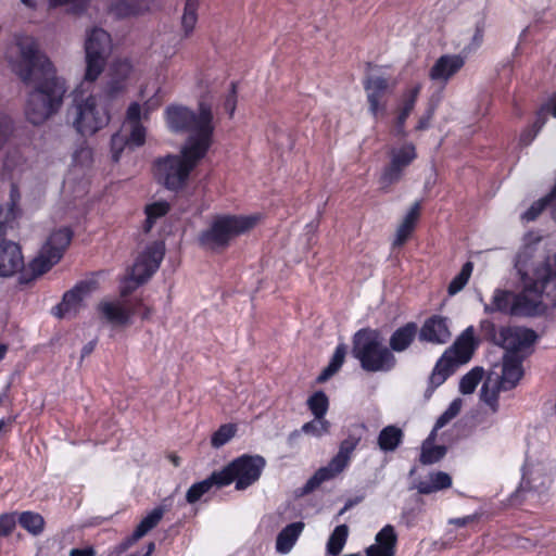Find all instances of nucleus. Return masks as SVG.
Segmentation results:
<instances>
[{
	"mask_svg": "<svg viewBox=\"0 0 556 556\" xmlns=\"http://www.w3.org/2000/svg\"><path fill=\"white\" fill-rule=\"evenodd\" d=\"M165 119L169 130L187 134V139L179 154H170L155 162L154 176L167 189L178 191L187 185L191 172L212 144L213 113L211 106L204 103L197 112L173 105L166 109Z\"/></svg>",
	"mask_w": 556,
	"mask_h": 556,
	"instance_id": "obj_1",
	"label": "nucleus"
},
{
	"mask_svg": "<svg viewBox=\"0 0 556 556\" xmlns=\"http://www.w3.org/2000/svg\"><path fill=\"white\" fill-rule=\"evenodd\" d=\"M7 59L24 81L36 85L28 98L26 115L35 125L43 123L62 104L66 91L64 80L55 76L51 62L37 50L33 37H17L9 47Z\"/></svg>",
	"mask_w": 556,
	"mask_h": 556,
	"instance_id": "obj_2",
	"label": "nucleus"
},
{
	"mask_svg": "<svg viewBox=\"0 0 556 556\" xmlns=\"http://www.w3.org/2000/svg\"><path fill=\"white\" fill-rule=\"evenodd\" d=\"M539 278L543 279L541 286L532 280L521 282L522 291L514 295L510 292L495 290L492 302L485 305V312H508L514 315H532L540 304L545 300L556 303V278L547 279L546 271H536Z\"/></svg>",
	"mask_w": 556,
	"mask_h": 556,
	"instance_id": "obj_3",
	"label": "nucleus"
},
{
	"mask_svg": "<svg viewBox=\"0 0 556 556\" xmlns=\"http://www.w3.org/2000/svg\"><path fill=\"white\" fill-rule=\"evenodd\" d=\"M21 199L18 186L11 184L9 202L0 208V277L10 278L21 274V282H28L34 278H30L28 266L25 267L21 247L5 238L8 229L12 228L13 222L21 216Z\"/></svg>",
	"mask_w": 556,
	"mask_h": 556,
	"instance_id": "obj_4",
	"label": "nucleus"
},
{
	"mask_svg": "<svg viewBox=\"0 0 556 556\" xmlns=\"http://www.w3.org/2000/svg\"><path fill=\"white\" fill-rule=\"evenodd\" d=\"M556 490V471L543 457H528L516 495L533 504L546 503Z\"/></svg>",
	"mask_w": 556,
	"mask_h": 556,
	"instance_id": "obj_5",
	"label": "nucleus"
},
{
	"mask_svg": "<svg viewBox=\"0 0 556 556\" xmlns=\"http://www.w3.org/2000/svg\"><path fill=\"white\" fill-rule=\"evenodd\" d=\"M261 219V214L217 215L200 235V243L207 250L222 251L230 244L232 239L252 230Z\"/></svg>",
	"mask_w": 556,
	"mask_h": 556,
	"instance_id": "obj_6",
	"label": "nucleus"
},
{
	"mask_svg": "<svg viewBox=\"0 0 556 556\" xmlns=\"http://www.w3.org/2000/svg\"><path fill=\"white\" fill-rule=\"evenodd\" d=\"M160 105L159 100L150 99L142 105L138 102L129 104L121 130L112 137L111 151L114 161H118L126 147L135 148L146 141V128L142 122L149 113Z\"/></svg>",
	"mask_w": 556,
	"mask_h": 556,
	"instance_id": "obj_7",
	"label": "nucleus"
},
{
	"mask_svg": "<svg viewBox=\"0 0 556 556\" xmlns=\"http://www.w3.org/2000/svg\"><path fill=\"white\" fill-rule=\"evenodd\" d=\"M353 354L368 371H388L395 365L394 355L382 345L376 330L364 329L355 334Z\"/></svg>",
	"mask_w": 556,
	"mask_h": 556,
	"instance_id": "obj_8",
	"label": "nucleus"
},
{
	"mask_svg": "<svg viewBox=\"0 0 556 556\" xmlns=\"http://www.w3.org/2000/svg\"><path fill=\"white\" fill-rule=\"evenodd\" d=\"M70 118L74 128L81 135H93L108 125L110 115L100 99L89 94L83 97L76 90Z\"/></svg>",
	"mask_w": 556,
	"mask_h": 556,
	"instance_id": "obj_9",
	"label": "nucleus"
},
{
	"mask_svg": "<svg viewBox=\"0 0 556 556\" xmlns=\"http://www.w3.org/2000/svg\"><path fill=\"white\" fill-rule=\"evenodd\" d=\"M265 465V459L260 455H242L223 470L214 472V478L218 480V486L236 482L237 490H244L260 479Z\"/></svg>",
	"mask_w": 556,
	"mask_h": 556,
	"instance_id": "obj_10",
	"label": "nucleus"
},
{
	"mask_svg": "<svg viewBox=\"0 0 556 556\" xmlns=\"http://www.w3.org/2000/svg\"><path fill=\"white\" fill-rule=\"evenodd\" d=\"M73 232L62 226L53 229L47 237L37 256L28 263L30 278H37L50 270L63 256L72 241Z\"/></svg>",
	"mask_w": 556,
	"mask_h": 556,
	"instance_id": "obj_11",
	"label": "nucleus"
},
{
	"mask_svg": "<svg viewBox=\"0 0 556 556\" xmlns=\"http://www.w3.org/2000/svg\"><path fill=\"white\" fill-rule=\"evenodd\" d=\"M363 430V425L354 427L349 435L341 442L338 453L331 458L328 465L319 468L306 482L305 491H313L323 482L337 477L349 466L352 454L362 440Z\"/></svg>",
	"mask_w": 556,
	"mask_h": 556,
	"instance_id": "obj_12",
	"label": "nucleus"
},
{
	"mask_svg": "<svg viewBox=\"0 0 556 556\" xmlns=\"http://www.w3.org/2000/svg\"><path fill=\"white\" fill-rule=\"evenodd\" d=\"M539 238L533 235H528L523 238L522 244L515 258V268L520 277L521 282L526 280H532L536 286H541L543 282L542 278H539L536 271H546L547 279L556 278V255L553 260H548L546 263L538 265L533 268H529V262L532 260L535 252V244L539 242Z\"/></svg>",
	"mask_w": 556,
	"mask_h": 556,
	"instance_id": "obj_13",
	"label": "nucleus"
},
{
	"mask_svg": "<svg viewBox=\"0 0 556 556\" xmlns=\"http://www.w3.org/2000/svg\"><path fill=\"white\" fill-rule=\"evenodd\" d=\"M135 311L122 298H104L96 306L99 323L112 329H124L131 325Z\"/></svg>",
	"mask_w": 556,
	"mask_h": 556,
	"instance_id": "obj_14",
	"label": "nucleus"
},
{
	"mask_svg": "<svg viewBox=\"0 0 556 556\" xmlns=\"http://www.w3.org/2000/svg\"><path fill=\"white\" fill-rule=\"evenodd\" d=\"M389 164L383 169L380 184L383 188L401 180L404 170L417 157L416 148L413 143L405 142L390 148Z\"/></svg>",
	"mask_w": 556,
	"mask_h": 556,
	"instance_id": "obj_15",
	"label": "nucleus"
},
{
	"mask_svg": "<svg viewBox=\"0 0 556 556\" xmlns=\"http://www.w3.org/2000/svg\"><path fill=\"white\" fill-rule=\"evenodd\" d=\"M85 83H93L103 72L112 51L110 37H88L86 45Z\"/></svg>",
	"mask_w": 556,
	"mask_h": 556,
	"instance_id": "obj_16",
	"label": "nucleus"
},
{
	"mask_svg": "<svg viewBox=\"0 0 556 556\" xmlns=\"http://www.w3.org/2000/svg\"><path fill=\"white\" fill-rule=\"evenodd\" d=\"M536 336L534 331L521 328H502L494 334V341L505 350V354L522 356L525 358L534 343Z\"/></svg>",
	"mask_w": 556,
	"mask_h": 556,
	"instance_id": "obj_17",
	"label": "nucleus"
},
{
	"mask_svg": "<svg viewBox=\"0 0 556 556\" xmlns=\"http://www.w3.org/2000/svg\"><path fill=\"white\" fill-rule=\"evenodd\" d=\"M99 285L96 278H89L78 282L67 291L62 302L56 307L59 317H73L85 306L87 299L98 290Z\"/></svg>",
	"mask_w": 556,
	"mask_h": 556,
	"instance_id": "obj_18",
	"label": "nucleus"
},
{
	"mask_svg": "<svg viewBox=\"0 0 556 556\" xmlns=\"http://www.w3.org/2000/svg\"><path fill=\"white\" fill-rule=\"evenodd\" d=\"M163 256L164 245L161 242L151 243L138 255L130 270L131 279L136 281V285L143 283L155 273Z\"/></svg>",
	"mask_w": 556,
	"mask_h": 556,
	"instance_id": "obj_19",
	"label": "nucleus"
},
{
	"mask_svg": "<svg viewBox=\"0 0 556 556\" xmlns=\"http://www.w3.org/2000/svg\"><path fill=\"white\" fill-rule=\"evenodd\" d=\"M138 79V72L129 60H119L111 64L105 91L110 96L124 92Z\"/></svg>",
	"mask_w": 556,
	"mask_h": 556,
	"instance_id": "obj_20",
	"label": "nucleus"
},
{
	"mask_svg": "<svg viewBox=\"0 0 556 556\" xmlns=\"http://www.w3.org/2000/svg\"><path fill=\"white\" fill-rule=\"evenodd\" d=\"M476 346L475 329L472 326H469L460 333L454 344L447 349L442 356L456 367L469 362Z\"/></svg>",
	"mask_w": 556,
	"mask_h": 556,
	"instance_id": "obj_21",
	"label": "nucleus"
},
{
	"mask_svg": "<svg viewBox=\"0 0 556 556\" xmlns=\"http://www.w3.org/2000/svg\"><path fill=\"white\" fill-rule=\"evenodd\" d=\"M393 86L394 83L379 75H371L366 80L365 90L369 103V111L375 117L386 113L387 106L382 98Z\"/></svg>",
	"mask_w": 556,
	"mask_h": 556,
	"instance_id": "obj_22",
	"label": "nucleus"
},
{
	"mask_svg": "<svg viewBox=\"0 0 556 556\" xmlns=\"http://www.w3.org/2000/svg\"><path fill=\"white\" fill-rule=\"evenodd\" d=\"M451 336L448 319L440 315L427 318L418 332L420 341L431 344H445Z\"/></svg>",
	"mask_w": 556,
	"mask_h": 556,
	"instance_id": "obj_23",
	"label": "nucleus"
},
{
	"mask_svg": "<svg viewBox=\"0 0 556 556\" xmlns=\"http://www.w3.org/2000/svg\"><path fill=\"white\" fill-rule=\"evenodd\" d=\"M522 356L504 354L501 365H495L497 377L504 390L514 389L523 376Z\"/></svg>",
	"mask_w": 556,
	"mask_h": 556,
	"instance_id": "obj_24",
	"label": "nucleus"
},
{
	"mask_svg": "<svg viewBox=\"0 0 556 556\" xmlns=\"http://www.w3.org/2000/svg\"><path fill=\"white\" fill-rule=\"evenodd\" d=\"M464 64V56L459 54H444L434 62L430 68L429 77L433 81L445 85L460 71Z\"/></svg>",
	"mask_w": 556,
	"mask_h": 556,
	"instance_id": "obj_25",
	"label": "nucleus"
},
{
	"mask_svg": "<svg viewBox=\"0 0 556 556\" xmlns=\"http://www.w3.org/2000/svg\"><path fill=\"white\" fill-rule=\"evenodd\" d=\"M397 534L391 525H386L375 536V542L365 549L366 556H395Z\"/></svg>",
	"mask_w": 556,
	"mask_h": 556,
	"instance_id": "obj_26",
	"label": "nucleus"
},
{
	"mask_svg": "<svg viewBox=\"0 0 556 556\" xmlns=\"http://www.w3.org/2000/svg\"><path fill=\"white\" fill-rule=\"evenodd\" d=\"M305 528L304 522L296 521L287 525L278 534L275 542V549L280 555L289 554Z\"/></svg>",
	"mask_w": 556,
	"mask_h": 556,
	"instance_id": "obj_27",
	"label": "nucleus"
},
{
	"mask_svg": "<svg viewBox=\"0 0 556 556\" xmlns=\"http://www.w3.org/2000/svg\"><path fill=\"white\" fill-rule=\"evenodd\" d=\"M152 0H110V10L117 17H132L150 11Z\"/></svg>",
	"mask_w": 556,
	"mask_h": 556,
	"instance_id": "obj_28",
	"label": "nucleus"
},
{
	"mask_svg": "<svg viewBox=\"0 0 556 556\" xmlns=\"http://www.w3.org/2000/svg\"><path fill=\"white\" fill-rule=\"evenodd\" d=\"M502 391L505 390L497 377L496 369H492L482 384L480 391L481 401L490 406L493 412H496L498 407V395Z\"/></svg>",
	"mask_w": 556,
	"mask_h": 556,
	"instance_id": "obj_29",
	"label": "nucleus"
},
{
	"mask_svg": "<svg viewBox=\"0 0 556 556\" xmlns=\"http://www.w3.org/2000/svg\"><path fill=\"white\" fill-rule=\"evenodd\" d=\"M451 485L452 478L448 473L443 471H433L430 472L425 479L420 480L416 488L421 494H430L444 489H448Z\"/></svg>",
	"mask_w": 556,
	"mask_h": 556,
	"instance_id": "obj_30",
	"label": "nucleus"
},
{
	"mask_svg": "<svg viewBox=\"0 0 556 556\" xmlns=\"http://www.w3.org/2000/svg\"><path fill=\"white\" fill-rule=\"evenodd\" d=\"M418 333L417 325L408 323L396 329L390 338L389 344L394 352H403L414 342Z\"/></svg>",
	"mask_w": 556,
	"mask_h": 556,
	"instance_id": "obj_31",
	"label": "nucleus"
},
{
	"mask_svg": "<svg viewBox=\"0 0 556 556\" xmlns=\"http://www.w3.org/2000/svg\"><path fill=\"white\" fill-rule=\"evenodd\" d=\"M419 211H420L419 203H414V205L406 213L402 223L399 225V227L396 229L395 238L393 241L394 245L401 247L408 239V237L413 232L415 225L418 220Z\"/></svg>",
	"mask_w": 556,
	"mask_h": 556,
	"instance_id": "obj_32",
	"label": "nucleus"
},
{
	"mask_svg": "<svg viewBox=\"0 0 556 556\" xmlns=\"http://www.w3.org/2000/svg\"><path fill=\"white\" fill-rule=\"evenodd\" d=\"M420 89L421 86L416 85L412 89H409L404 96L403 103L399 110V114L396 117L395 127L399 134L404 132V124L406 122V118L410 115L412 111L414 110Z\"/></svg>",
	"mask_w": 556,
	"mask_h": 556,
	"instance_id": "obj_33",
	"label": "nucleus"
},
{
	"mask_svg": "<svg viewBox=\"0 0 556 556\" xmlns=\"http://www.w3.org/2000/svg\"><path fill=\"white\" fill-rule=\"evenodd\" d=\"M349 536L346 525L337 526L326 543V556H338L344 548Z\"/></svg>",
	"mask_w": 556,
	"mask_h": 556,
	"instance_id": "obj_34",
	"label": "nucleus"
},
{
	"mask_svg": "<svg viewBox=\"0 0 556 556\" xmlns=\"http://www.w3.org/2000/svg\"><path fill=\"white\" fill-rule=\"evenodd\" d=\"M403 431L395 426L383 428L378 435V445L383 452H392L401 444Z\"/></svg>",
	"mask_w": 556,
	"mask_h": 556,
	"instance_id": "obj_35",
	"label": "nucleus"
},
{
	"mask_svg": "<svg viewBox=\"0 0 556 556\" xmlns=\"http://www.w3.org/2000/svg\"><path fill=\"white\" fill-rule=\"evenodd\" d=\"M435 432L432 430L422 444L420 460L424 464H433L445 455L446 450L443 445H433Z\"/></svg>",
	"mask_w": 556,
	"mask_h": 556,
	"instance_id": "obj_36",
	"label": "nucleus"
},
{
	"mask_svg": "<svg viewBox=\"0 0 556 556\" xmlns=\"http://www.w3.org/2000/svg\"><path fill=\"white\" fill-rule=\"evenodd\" d=\"M164 516V508L156 507L152 511H150L137 526L135 532V539H141L149 531H151Z\"/></svg>",
	"mask_w": 556,
	"mask_h": 556,
	"instance_id": "obj_37",
	"label": "nucleus"
},
{
	"mask_svg": "<svg viewBox=\"0 0 556 556\" xmlns=\"http://www.w3.org/2000/svg\"><path fill=\"white\" fill-rule=\"evenodd\" d=\"M200 7L199 0H187L181 16V26L185 33L194 30L198 22V10Z\"/></svg>",
	"mask_w": 556,
	"mask_h": 556,
	"instance_id": "obj_38",
	"label": "nucleus"
},
{
	"mask_svg": "<svg viewBox=\"0 0 556 556\" xmlns=\"http://www.w3.org/2000/svg\"><path fill=\"white\" fill-rule=\"evenodd\" d=\"M455 366L450 363L445 357L441 356V358L437 362L435 367L430 376V383L433 387L441 386L447 377L454 371Z\"/></svg>",
	"mask_w": 556,
	"mask_h": 556,
	"instance_id": "obj_39",
	"label": "nucleus"
},
{
	"mask_svg": "<svg viewBox=\"0 0 556 556\" xmlns=\"http://www.w3.org/2000/svg\"><path fill=\"white\" fill-rule=\"evenodd\" d=\"M483 378V369L481 367H475L464 375L459 381V392L462 394H471L479 382Z\"/></svg>",
	"mask_w": 556,
	"mask_h": 556,
	"instance_id": "obj_40",
	"label": "nucleus"
},
{
	"mask_svg": "<svg viewBox=\"0 0 556 556\" xmlns=\"http://www.w3.org/2000/svg\"><path fill=\"white\" fill-rule=\"evenodd\" d=\"M330 422L325 417H314L313 420L305 422L301 427L304 434L320 438L330 431Z\"/></svg>",
	"mask_w": 556,
	"mask_h": 556,
	"instance_id": "obj_41",
	"label": "nucleus"
},
{
	"mask_svg": "<svg viewBox=\"0 0 556 556\" xmlns=\"http://www.w3.org/2000/svg\"><path fill=\"white\" fill-rule=\"evenodd\" d=\"M464 406V401L460 397L454 399L448 407L439 416L433 427V431H438L439 429L446 426L451 422L462 410Z\"/></svg>",
	"mask_w": 556,
	"mask_h": 556,
	"instance_id": "obj_42",
	"label": "nucleus"
},
{
	"mask_svg": "<svg viewBox=\"0 0 556 556\" xmlns=\"http://www.w3.org/2000/svg\"><path fill=\"white\" fill-rule=\"evenodd\" d=\"M307 406L314 417H325L329 408V400L324 392L317 391L308 397Z\"/></svg>",
	"mask_w": 556,
	"mask_h": 556,
	"instance_id": "obj_43",
	"label": "nucleus"
},
{
	"mask_svg": "<svg viewBox=\"0 0 556 556\" xmlns=\"http://www.w3.org/2000/svg\"><path fill=\"white\" fill-rule=\"evenodd\" d=\"M20 525L33 534H39L43 530V518L36 513L24 511L18 518Z\"/></svg>",
	"mask_w": 556,
	"mask_h": 556,
	"instance_id": "obj_44",
	"label": "nucleus"
},
{
	"mask_svg": "<svg viewBox=\"0 0 556 556\" xmlns=\"http://www.w3.org/2000/svg\"><path fill=\"white\" fill-rule=\"evenodd\" d=\"M345 354H346V348L343 344L338 345L329 365L320 374L318 380L326 381L334 372H337L344 362Z\"/></svg>",
	"mask_w": 556,
	"mask_h": 556,
	"instance_id": "obj_45",
	"label": "nucleus"
},
{
	"mask_svg": "<svg viewBox=\"0 0 556 556\" xmlns=\"http://www.w3.org/2000/svg\"><path fill=\"white\" fill-rule=\"evenodd\" d=\"M218 485V480L214 478V473L212 476L201 482L194 483L191 485L187 492V501L189 503H195L201 498L203 494L210 491V489L214 485Z\"/></svg>",
	"mask_w": 556,
	"mask_h": 556,
	"instance_id": "obj_46",
	"label": "nucleus"
},
{
	"mask_svg": "<svg viewBox=\"0 0 556 556\" xmlns=\"http://www.w3.org/2000/svg\"><path fill=\"white\" fill-rule=\"evenodd\" d=\"M472 268V264L468 262L463 266L459 274L453 278L448 286V293L451 295L458 293L467 285L471 276Z\"/></svg>",
	"mask_w": 556,
	"mask_h": 556,
	"instance_id": "obj_47",
	"label": "nucleus"
},
{
	"mask_svg": "<svg viewBox=\"0 0 556 556\" xmlns=\"http://www.w3.org/2000/svg\"><path fill=\"white\" fill-rule=\"evenodd\" d=\"M168 204L164 201L155 202L146 207L147 214V224L146 229L149 230L153 223L159 218L164 216L168 212Z\"/></svg>",
	"mask_w": 556,
	"mask_h": 556,
	"instance_id": "obj_48",
	"label": "nucleus"
},
{
	"mask_svg": "<svg viewBox=\"0 0 556 556\" xmlns=\"http://www.w3.org/2000/svg\"><path fill=\"white\" fill-rule=\"evenodd\" d=\"M236 433V427L233 425L227 424L223 425L216 432L212 435V445L216 448L225 445Z\"/></svg>",
	"mask_w": 556,
	"mask_h": 556,
	"instance_id": "obj_49",
	"label": "nucleus"
},
{
	"mask_svg": "<svg viewBox=\"0 0 556 556\" xmlns=\"http://www.w3.org/2000/svg\"><path fill=\"white\" fill-rule=\"evenodd\" d=\"M544 124L545 117L539 116L535 123L533 124L532 128L525 130L520 135V142L525 146L530 144Z\"/></svg>",
	"mask_w": 556,
	"mask_h": 556,
	"instance_id": "obj_50",
	"label": "nucleus"
},
{
	"mask_svg": "<svg viewBox=\"0 0 556 556\" xmlns=\"http://www.w3.org/2000/svg\"><path fill=\"white\" fill-rule=\"evenodd\" d=\"M90 0H49L50 7L70 5L75 12L84 10Z\"/></svg>",
	"mask_w": 556,
	"mask_h": 556,
	"instance_id": "obj_51",
	"label": "nucleus"
},
{
	"mask_svg": "<svg viewBox=\"0 0 556 556\" xmlns=\"http://www.w3.org/2000/svg\"><path fill=\"white\" fill-rule=\"evenodd\" d=\"M12 131L11 119L7 115H0V149L8 141Z\"/></svg>",
	"mask_w": 556,
	"mask_h": 556,
	"instance_id": "obj_52",
	"label": "nucleus"
},
{
	"mask_svg": "<svg viewBox=\"0 0 556 556\" xmlns=\"http://www.w3.org/2000/svg\"><path fill=\"white\" fill-rule=\"evenodd\" d=\"M139 285H136V281L131 279V273H129L128 276H126L119 286V292L121 298L124 299L127 296L130 292H132Z\"/></svg>",
	"mask_w": 556,
	"mask_h": 556,
	"instance_id": "obj_53",
	"label": "nucleus"
},
{
	"mask_svg": "<svg viewBox=\"0 0 556 556\" xmlns=\"http://www.w3.org/2000/svg\"><path fill=\"white\" fill-rule=\"evenodd\" d=\"M14 519L9 515H2L0 517V535L9 534L14 528Z\"/></svg>",
	"mask_w": 556,
	"mask_h": 556,
	"instance_id": "obj_54",
	"label": "nucleus"
},
{
	"mask_svg": "<svg viewBox=\"0 0 556 556\" xmlns=\"http://www.w3.org/2000/svg\"><path fill=\"white\" fill-rule=\"evenodd\" d=\"M236 104H237L236 90H235V86L232 85L231 90L224 102V108L229 113L230 116L233 115V112L236 110Z\"/></svg>",
	"mask_w": 556,
	"mask_h": 556,
	"instance_id": "obj_55",
	"label": "nucleus"
},
{
	"mask_svg": "<svg viewBox=\"0 0 556 556\" xmlns=\"http://www.w3.org/2000/svg\"><path fill=\"white\" fill-rule=\"evenodd\" d=\"M551 113L554 117H556V92L549 98L547 103L542 108L540 115L541 117H544V113Z\"/></svg>",
	"mask_w": 556,
	"mask_h": 556,
	"instance_id": "obj_56",
	"label": "nucleus"
},
{
	"mask_svg": "<svg viewBox=\"0 0 556 556\" xmlns=\"http://www.w3.org/2000/svg\"><path fill=\"white\" fill-rule=\"evenodd\" d=\"M139 539H135V532L132 533L131 536L127 538L126 540H124L122 543H119L116 547H115V552L117 555L126 552L130 546H132Z\"/></svg>",
	"mask_w": 556,
	"mask_h": 556,
	"instance_id": "obj_57",
	"label": "nucleus"
},
{
	"mask_svg": "<svg viewBox=\"0 0 556 556\" xmlns=\"http://www.w3.org/2000/svg\"><path fill=\"white\" fill-rule=\"evenodd\" d=\"M432 115H433V111L432 110H428L426 112V114L419 118L416 128L418 130H424V129L428 128L429 124H430V121L432 118Z\"/></svg>",
	"mask_w": 556,
	"mask_h": 556,
	"instance_id": "obj_58",
	"label": "nucleus"
},
{
	"mask_svg": "<svg viewBox=\"0 0 556 556\" xmlns=\"http://www.w3.org/2000/svg\"><path fill=\"white\" fill-rule=\"evenodd\" d=\"M477 519L475 515H469L460 518H454L450 520V523L455 525L457 527H465Z\"/></svg>",
	"mask_w": 556,
	"mask_h": 556,
	"instance_id": "obj_59",
	"label": "nucleus"
},
{
	"mask_svg": "<svg viewBox=\"0 0 556 556\" xmlns=\"http://www.w3.org/2000/svg\"><path fill=\"white\" fill-rule=\"evenodd\" d=\"M70 556H94V549L92 547L74 548L71 551Z\"/></svg>",
	"mask_w": 556,
	"mask_h": 556,
	"instance_id": "obj_60",
	"label": "nucleus"
},
{
	"mask_svg": "<svg viewBox=\"0 0 556 556\" xmlns=\"http://www.w3.org/2000/svg\"><path fill=\"white\" fill-rule=\"evenodd\" d=\"M8 350H9L8 344L0 343V362L5 357Z\"/></svg>",
	"mask_w": 556,
	"mask_h": 556,
	"instance_id": "obj_61",
	"label": "nucleus"
},
{
	"mask_svg": "<svg viewBox=\"0 0 556 556\" xmlns=\"http://www.w3.org/2000/svg\"><path fill=\"white\" fill-rule=\"evenodd\" d=\"M154 548H155L154 543L150 542L147 546V552L143 555H139V556H150L153 553Z\"/></svg>",
	"mask_w": 556,
	"mask_h": 556,
	"instance_id": "obj_62",
	"label": "nucleus"
},
{
	"mask_svg": "<svg viewBox=\"0 0 556 556\" xmlns=\"http://www.w3.org/2000/svg\"><path fill=\"white\" fill-rule=\"evenodd\" d=\"M22 3L30 9L36 8V0H21Z\"/></svg>",
	"mask_w": 556,
	"mask_h": 556,
	"instance_id": "obj_63",
	"label": "nucleus"
},
{
	"mask_svg": "<svg viewBox=\"0 0 556 556\" xmlns=\"http://www.w3.org/2000/svg\"><path fill=\"white\" fill-rule=\"evenodd\" d=\"M152 314V311L150 308H146L144 312L142 313V318L147 319L150 317V315Z\"/></svg>",
	"mask_w": 556,
	"mask_h": 556,
	"instance_id": "obj_64",
	"label": "nucleus"
}]
</instances>
